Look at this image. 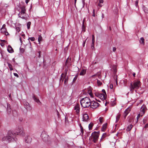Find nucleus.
<instances>
[{
	"label": "nucleus",
	"mask_w": 148,
	"mask_h": 148,
	"mask_svg": "<svg viewBox=\"0 0 148 148\" xmlns=\"http://www.w3.org/2000/svg\"><path fill=\"white\" fill-rule=\"evenodd\" d=\"M14 75L15 76H16L17 77H19V76L18 75V74L16 73H14Z\"/></svg>",
	"instance_id": "53"
},
{
	"label": "nucleus",
	"mask_w": 148,
	"mask_h": 148,
	"mask_svg": "<svg viewBox=\"0 0 148 148\" xmlns=\"http://www.w3.org/2000/svg\"><path fill=\"white\" fill-rule=\"evenodd\" d=\"M98 97H99L102 100H103L106 99V97L104 94L100 93Z\"/></svg>",
	"instance_id": "13"
},
{
	"label": "nucleus",
	"mask_w": 148,
	"mask_h": 148,
	"mask_svg": "<svg viewBox=\"0 0 148 148\" xmlns=\"http://www.w3.org/2000/svg\"><path fill=\"white\" fill-rule=\"evenodd\" d=\"M121 115L120 114H118L117 116H116V122H118V121H119L120 116H121Z\"/></svg>",
	"instance_id": "23"
},
{
	"label": "nucleus",
	"mask_w": 148,
	"mask_h": 148,
	"mask_svg": "<svg viewBox=\"0 0 148 148\" xmlns=\"http://www.w3.org/2000/svg\"><path fill=\"white\" fill-rule=\"evenodd\" d=\"M135 75L136 74L135 73H134L133 74V75L134 77H135Z\"/></svg>",
	"instance_id": "62"
},
{
	"label": "nucleus",
	"mask_w": 148,
	"mask_h": 148,
	"mask_svg": "<svg viewBox=\"0 0 148 148\" xmlns=\"http://www.w3.org/2000/svg\"><path fill=\"white\" fill-rule=\"evenodd\" d=\"M85 20V19L84 18L83 21V23H82V29L83 30H84L85 29V26L84 25V22Z\"/></svg>",
	"instance_id": "39"
},
{
	"label": "nucleus",
	"mask_w": 148,
	"mask_h": 148,
	"mask_svg": "<svg viewBox=\"0 0 148 148\" xmlns=\"http://www.w3.org/2000/svg\"><path fill=\"white\" fill-rule=\"evenodd\" d=\"M100 93L99 92H96L95 93V95L96 96L99 97V96L100 94Z\"/></svg>",
	"instance_id": "49"
},
{
	"label": "nucleus",
	"mask_w": 148,
	"mask_h": 148,
	"mask_svg": "<svg viewBox=\"0 0 148 148\" xmlns=\"http://www.w3.org/2000/svg\"><path fill=\"white\" fill-rule=\"evenodd\" d=\"M89 119V116L88 114L86 113H85L83 115V121H87Z\"/></svg>",
	"instance_id": "9"
},
{
	"label": "nucleus",
	"mask_w": 148,
	"mask_h": 148,
	"mask_svg": "<svg viewBox=\"0 0 148 148\" xmlns=\"http://www.w3.org/2000/svg\"><path fill=\"white\" fill-rule=\"evenodd\" d=\"M106 134H107L106 133H104L103 134L100 140V141H103V139L106 136Z\"/></svg>",
	"instance_id": "26"
},
{
	"label": "nucleus",
	"mask_w": 148,
	"mask_h": 148,
	"mask_svg": "<svg viewBox=\"0 0 148 148\" xmlns=\"http://www.w3.org/2000/svg\"><path fill=\"white\" fill-rule=\"evenodd\" d=\"M92 43L91 45V48L92 49H94L95 48L94 46V44L95 43V38L94 37V36L93 35H92Z\"/></svg>",
	"instance_id": "17"
},
{
	"label": "nucleus",
	"mask_w": 148,
	"mask_h": 148,
	"mask_svg": "<svg viewBox=\"0 0 148 148\" xmlns=\"http://www.w3.org/2000/svg\"><path fill=\"white\" fill-rule=\"evenodd\" d=\"M1 30V32L3 33H5L6 35H7V34H6V31H7V30L5 28H2Z\"/></svg>",
	"instance_id": "25"
},
{
	"label": "nucleus",
	"mask_w": 148,
	"mask_h": 148,
	"mask_svg": "<svg viewBox=\"0 0 148 148\" xmlns=\"http://www.w3.org/2000/svg\"><path fill=\"white\" fill-rule=\"evenodd\" d=\"M16 30L18 32H19L20 31V28L19 27H16Z\"/></svg>",
	"instance_id": "44"
},
{
	"label": "nucleus",
	"mask_w": 148,
	"mask_h": 148,
	"mask_svg": "<svg viewBox=\"0 0 148 148\" xmlns=\"http://www.w3.org/2000/svg\"><path fill=\"white\" fill-rule=\"evenodd\" d=\"M116 50V48L115 47H113V51H115Z\"/></svg>",
	"instance_id": "55"
},
{
	"label": "nucleus",
	"mask_w": 148,
	"mask_h": 148,
	"mask_svg": "<svg viewBox=\"0 0 148 148\" xmlns=\"http://www.w3.org/2000/svg\"><path fill=\"white\" fill-rule=\"evenodd\" d=\"M101 16H102V19L104 18V15L102 13Z\"/></svg>",
	"instance_id": "58"
},
{
	"label": "nucleus",
	"mask_w": 148,
	"mask_h": 148,
	"mask_svg": "<svg viewBox=\"0 0 148 148\" xmlns=\"http://www.w3.org/2000/svg\"><path fill=\"white\" fill-rule=\"evenodd\" d=\"M110 87L111 89H112L113 88V85L112 84H110Z\"/></svg>",
	"instance_id": "54"
},
{
	"label": "nucleus",
	"mask_w": 148,
	"mask_h": 148,
	"mask_svg": "<svg viewBox=\"0 0 148 148\" xmlns=\"http://www.w3.org/2000/svg\"><path fill=\"white\" fill-rule=\"evenodd\" d=\"M99 3L98 4V6H99L100 7H101L102 6V5L101 4V3H103V0H99Z\"/></svg>",
	"instance_id": "30"
},
{
	"label": "nucleus",
	"mask_w": 148,
	"mask_h": 148,
	"mask_svg": "<svg viewBox=\"0 0 148 148\" xmlns=\"http://www.w3.org/2000/svg\"><path fill=\"white\" fill-rule=\"evenodd\" d=\"M95 10L94 9H93V14H92V16H93L94 17H95Z\"/></svg>",
	"instance_id": "46"
},
{
	"label": "nucleus",
	"mask_w": 148,
	"mask_h": 148,
	"mask_svg": "<svg viewBox=\"0 0 148 148\" xmlns=\"http://www.w3.org/2000/svg\"><path fill=\"white\" fill-rule=\"evenodd\" d=\"M1 46L3 47L4 46V44L3 43H2L1 44Z\"/></svg>",
	"instance_id": "60"
},
{
	"label": "nucleus",
	"mask_w": 148,
	"mask_h": 148,
	"mask_svg": "<svg viewBox=\"0 0 148 148\" xmlns=\"http://www.w3.org/2000/svg\"><path fill=\"white\" fill-rule=\"evenodd\" d=\"M74 109L77 114H79L80 112V107L79 104H77L74 107Z\"/></svg>",
	"instance_id": "11"
},
{
	"label": "nucleus",
	"mask_w": 148,
	"mask_h": 148,
	"mask_svg": "<svg viewBox=\"0 0 148 148\" xmlns=\"http://www.w3.org/2000/svg\"><path fill=\"white\" fill-rule=\"evenodd\" d=\"M80 129H81V132L82 133V134H81L82 136L83 135V134H84V130L83 129L82 127V126L81 125L80 127Z\"/></svg>",
	"instance_id": "33"
},
{
	"label": "nucleus",
	"mask_w": 148,
	"mask_h": 148,
	"mask_svg": "<svg viewBox=\"0 0 148 148\" xmlns=\"http://www.w3.org/2000/svg\"><path fill=\"white\" fill-rule=\"evenodd\" d=\"M132 124H130L126 128V130L127 131H130L131 129L132 128Z\"/></svg>",
	"instance_id": "24"
},
{
	"label": "nucleus",
	"mask_w": 148,
	"mask_h": 148,
	"mask_svg": "<svg viewBox=\"0 0 148 148\" xmlns=\"http://www.w3.org/2000/svg\"><path fill=\"white\" fill-rule=\"evenodd\" d=\"M0 41L1 42H5L6 41L5 40H0Z\"/></svg>",
	"instance_id": "57"
},
{
	"label": "nucleus",
	"mask_w": 148,
	"mask_h": 148,
	"mask_svg": "<svg viewBox=\"0 0 148 148\" xmlns=\"http://www.w3.org/2000/svg\"><path fill=\"white\" fill-rule=\"evenodd\" d=\"M30 0H25V2L27 4L28 2H29V1Z\"/></svg>",
	"instance_id": "59"
},
{
	"label": "nucleus",
	"mask_w": 148,
	"mask_h": 148,
	"mask_svg": "<svg viewBox=\"0 0 148 148\" xmlns=\"http://www.w3.org/2000/svg\"><path fill=\"white\" fill-rule=\"evenodd\" d=\"M7 110L8 112V113L9 114L10 113L11 111V108L10 105L9 104L7 103Z\"/></svg>",
	"instance_id": "22"
},
{
	"label": "nucleus",
	"mask_w": 148,
	"mask_h": 148,
	"mask_svg": "<svg viewBox=\"0 0 148 148\" xmlns=\"http://www.w3.org/2000/svg\"><path fill=\"white\" fill-rule=\"evenodd\" d=\"M146 121H147L146 118H144V119H143V124H145L146 123Z\"/></svg>",
	"instance_id": "45"
},
{
	"label": "nucleus",
	"mask_w": 148,
	"mask_h": 148,
	"mask_svg": "<svg viewBox=\"0 0 148 148\" xmlns=\"http://www.w3.org/2000/svg\"><path fill=\"white\" fill-rule=\"evenodd\" d=\"M77 76H75L74 78L73 79V82H75L76 80L77 79Z\"/></svg>",
	"instance_id": "50"
},
{
	"label": "nucleus",
	"mask_w": 148,
	"mask_h": 148,
	"mask_svg": "<svg viewBox=\"0 0 148 148\" xmlns=\"http://www.w3.org/2000/svg\"><path fill=\"white\" fill-rule=\"evenodd\" d=\"M86 72V69H83L79 73V75H85Z\"/></svg>",
	"instance_id": "18"
},
{
	"label": "nucleus",
	"mask_w": 148,
	"mask_h": 148,
	"mask_svg": "<svg viewBox=\"0 0 148 148\" xmlns=\"http://www.w3.org/2000/svg\"><path fill=\"white\" fill-rule=\"evenodd\" d=\"M138 0H136V1L135 3V5L136 7H137L138 5Z\"/></svg>",
	"instance_id": "47"
},
{
	"label": "nucleus",
	"mask_w": 148,
	"mask_h": 148,
	"mask_svg": "<svg viewBox=\"0 0 148 148\" xmlns=\"http://www.w3.org/2000/svg\"><path fill=\"white\" fill-rule=\"evenodd\" d=\"M25 142L29 143L31 142L32 138L30 136H27V137L25 138Z\"/></svg>",
	"instance_id": "12"
},
{
	"label": "nucleus",
	"mask_w": 148,
	"mask_h": 148,
	"mask_svg": "<svg viewBox=\"0 0 148 148\" xmlns=\"http://www.w3.org/2000/svg\"><path fill=\"white\" fill-rule=\"evenodd\" d=\"M20 51L21 53H23L25 51V49L23 48H20Z\"/></svg>",
	"instance_id": "42"
},
{
	"label": "nucleus",
	"mask_w": 148,
	"mask_h": 148,
	"mask_svg": "<svg viewBox=\"0 0 148 148\" xmlns=\"http://www.w3.org/2000/svg\"><path fill=\"white\" fill-rule=\"evenodd\" d=\"M143 114H142L140 112V113L138 114V115L137 116V121L138 119L140 118V116H142Z\"/></svg>",
	"instance_id": "37"
},
{
	"label": "nucleus",
	"mask_w": 148,
	"mask_h": 148,
	"mask_svg": "<svg viewBox=\"0 0 148 148\" xmlns=\"http://www.w3.org/2000/svg\"><path fill=\"white\" fill-rule=\"evenodd\" d=\"M99 131L95 132H93L89 138V140L95 143H96L98 140L99 135Z\"/></svg>",
	"instance_id": "3"
},
{
	"label": "nucleus",
	"mask_w": 148,
	"mask_h": 148,
	"mask_svg": "<svg viewBox=\"0 0 148 148\" xmlns=\"http://www.w3.org/2000/svg\"><path fill=\"white\" fill-rule=\"evenodd\" d=\"M90 106L91 108L95 109L99 106V104L97 102L93 101H90Z\"/></svg>",
	"instance_id": "5"
},
{
	"label": "nucleus",
	"mask_w": 148,
	"mask_h": 148,
	"mask_svg": "<svg viewBox=\"0 0 148 148\" xmlns=\"http://www.w3.org/2000/svg\"><path fill=\"white\" fill-rule=\"evenodd\" d=\"M107 126V123H106L104 124H103L102 125V128H101V130L102 131H104L106 129Z\"/></svg>",
	"instance_id": "21"
},
{
	"label": "nucleus",
	"mask_w": 148,
	"mask_h": 148,
	"mask_svg": "<svg viewBox=\"0 0 148 148\" xmlns=\"http://www.w3.org/2000/svg\"><path fill=\"white\" fill-rule=\"evenodd\" d=\"M86 40L84 42H83V45L84 47V46L85 44V42H86Z\"/></svg>",
	"instance_id": "61"
},
{
	"label": "nucleus",
	"mask_w": 148,
	"mask_h": 148,
	"mask_svg": "<svg viewBox=\"0 0 148 148\" xmlns=\"http://www.w3.org/2000/svg\"><path fill=\"white\" fill-rule=\"evenodd\" d=\"M21 12H20L21 13H24V14H25L26 12V10L25 9V7L24 6H23L21 8Z\"/></svg>",
	"instance_id": "19"
},
{
	"label": "nucleus",
	"mask_w": 148,
	"mask_h": 148,
	"mask_svg": "<svg viewBox=\"0 0 148 148\" xmlns=\"http://www.w3.org/2000/svg\"><path fill=\"white\" fill-rule=\"evenodd\" d=\"M23 130V127L21 126H19L16 130L15 132L11 131H9L8 136L3 137L2 138V140L5 142L9 143L11 141L15 140V138L16 135H19L22 136H24L25 133Z\"/></svg>",
	"instance_id": "1"
},
{
	"label": "nucleus",
	"mask_w": 148,
	"mask_h": 148,
	"mask_svg": "<svg viewBox=\"0 0 148 148\" xmlns=\"http://www.w3.org/2000/svg\"><path fill=\"white\" fill-rule=\"evenodd\" d=\"M25 14L24 13L19 12L18 14V16L19 17L23 19H25Z\"/></svg>",
	"instance_id": "20"
},
{
	"label": "nucleus",
	"mask_w": 148,
	"mask_h": 148,
	"mask_svg": "<svg viewBox=\"0 0 148 148\" xmlns=\"http://www.w3.org/2000/svg\"><path fill=\"white\" fill-rule=\"evenodd\" d=\"M148 127V123L146 124L145 126H144V127L145 128H147Z\"/></svg>",
	"instance_id": "56"
},
{
	"label": "nucleus",
	"mask_w": 148,
	"mask_h": 148,
	"mask_svg": "<svg viewBox=\"0 0 148 148\" xmlns=\"http://www.w3.org/2000/svg\"><path fill=\"white\" fill-rule=\"evenodd\" d=\"M147 110L145 105H143L141 108L140 112L142 114H144L145 112Z\"/></svg>",
	"instance_id": "8"
},
{
	"label": "nucleus",
	"mask_w": 148,
	"mask_h": 148,
	"mask_svg": "<svg viewBox=\"0 0 148 148\" xmlns=\"http://www.w3.org/2000/svg\"><path fill=\"white\" fill-rule=\"evenodd\" d=\"M32 97L34 100L37 103H38L39 104H40L41 103V102L40 101L39 99H37L36 97L34 95L32 96Z\"/></svg>",
	"instance_id": "15"
},
{
	"label": "nucleus",
	"mask_w": 148,
	"mask_h": 148,
	"mask_svg": "<svg viewBox=\"0 0 148 148\" xmlns=\"http://www.w3.org/2000/svg\"><path fill=\"white\" fill-rule=\"evenodd\" d=\"M7 50L10 53H12L14 52L13 49L12 48L11 46L10 45H8V46Z\"/></svg>",
	"instance_id": "14"
},
{
	"label": "nucleus",
	"mask_w": 148,
	"mask_h": 148,
	"mask_svg": "<svg viewBox=\"0 0 148 148\" xmlns=\"http://www.w3.org/2000/svg\"><path fill=\"white\" fill-rule=\"evenodd\" d=\"M42 41V37L41 35H39L38 38V41L39 42Z\"/></svg>",
	"instance_id": "34"
},
{
	"label": "nucleus",
	"mask_w": 148,
	"mask_h": 148,
	"mask_svg": "<svg viewBox=\"0 0 148 148\" xmlns=\"http://www.w3.org/2000/svg\"><path fill=\"white\" fill-rule=\"evenodd\" d=\"M102 92L105 95V96L106 97V91L104 89H103L102 90Z\"/></svg>",
	"instance_id": "48"
},
{
	"label": "nucleus",
	"mask_w": 148,
	"mask_h": 148,
	"mask_svg": "<svg viewBox=\"0 0 148 148\" xmlns=\"http://www.w3.org/2000/svg\"><path fill=\"white\" fill-rule=\"evenodd\" d=\"M99 121L101 123H102L103 121V118L102 117H100L99 119Z\"/></svg>",
	"instance_id": "38"
},
{
	"label": "nucleus",
	"mask_w": 148,
	"mask_h": 148,
	"mask_svg": "<svg viewBox=\"0 0 148 148\" xmlns=\"http://www.w3.org/2000/svg\"><path fill=\"white\" fill-rule=\"evenodd\" d=\"M90 101V98L88 97L82 98L80 101L81 106L85 108L89 107L91 104Z\"/></svg>",
	"instance_id": "2"
},
{
	"label": "nucleus",
	"mask_w": 148,
	"mask_h": 148,
	"mask_svg": "<svg viewBox=\"0 0 148 148\" xmlns=\"http://www.w3.org/2000/svg\"><path fill=\"white\" fill-rule=\"evenodd\" d=\"M31 22H28L27 23V26L28 29H29L30 27V25L31 24Z\"/></svg>",
	"instance_id": "35"
},
{
	"label": "nucleus",
	"mask_w": 148,
	"mask_h": 148,
	"mask_svg": "<svg viewBox=\"0 0 148 148\" xmlns=\"http://www.w3.org/2000/svg\"><path fill=\"white\" fill-rule=\"evenodd\" d=\"M41 52L40 51H39L38 52V53H39V55L38 56V57L39 58H40V53H41Z\"/></svg>",
	"instance_id": "52"
},
{
	"label": "nucleus",
	"mask_w": 148,
	"mask_h": 148,
	"mask_svg": "<svg viewBox=\"0 0 148 148\" xmlns=\"http://www.w3.org/2000/svg\"><path fill=\"white\" fill-rule=\"evenodd\" d=\"M7 64H8V66L9 68L10 69V71H12L13 70V69L12 67V65L10 63L8 62H7Z\"/></svg>",
	"instance_id": "27"
},
{
	"label": "nucleus",
	"mask_w": 148,
	"mask_h": 148,
	"mask_svg": "<svg viewBox=\"0 0 148 148\" xmlns=\"http://www.w3.org/2000/svg\"><path fill=\"white\" fill-rule=\"evenodd\" d=\"M88 92L89 93L90 95L91 96V97H92V92L91 90H89L88 91Z\"/></svg>",
	"instance_id": "41"
},
{
	"label": "nucleus",
	"mask_w": 148,
	"mask_h": 148,
	"mask_svg": "<svg viewBox=\"0 0 148 148\" xmlns=\"http://www.w3.org/2000/svg\"><path fill=\"white\" fill-rule=\"evenodd\" d=\"M23 103L26 109H27L30 107L29 103L27 102L26 101H24Z\"/></svg>",
	"instance_id": "16"
},
{
	"label": "nucleus",
	"mask_w": 148,
	"mask_h": 148,
	"mask_svg": "<svg viewBox=\"0 0 148 148\" xmlns=\"http://www.w3.org/2000/svg\"><path fill=\"white\" fill-rule=\"evenodd\" d=\"M30 40L32 41H34L35 40V38L34 37L29 38L28 40Z\"/></svg>",
	"instance_id": "40"
},
{
	"label": "nucleus",
	"mask_w": 148,
	"mask_h": 148,
	"mask_svg": "<svg viewBox=\"0 0 148 148\" xmlns=\"http://www.w3.org/2000/svg\"><path fill=\"white\" fill-rule=\"evenodd\" d=\"M12 114L13 116H16L17 115V112L15 110L12 111Z\"/></svg>",
	"instance_id": "31"
},
{
	"label": "nucleus",
	"mask_w": 148,
	"mask_h": 148,
	"mask_svg": "<svg viewBox=\"0 0 148 148\" xmlns=\"http://www.w3.org/2000/svg\"><path fill=\"white\" fill-rule=\"evenodd\" d=\"M116 66L114 65L112 67V69L114 71V72L115 73L116 72Z\"/></svg>",
	"instance_id": "32"
},
{
	"label": "nucleus",
	"mask_w": 148,
	"mask_h": 148,
	"mask_svg": "<svg viewBox=\"0 0 148 148\" xmlns=\"http://www.w3.org/2000/svg\"><path fill=\"white\" fill-rule=\"evenodd\" d=\"M20 41L21 42H22V40H21V37L20 38Z\"/></svg>",
	"instance_id": "63"
},
{
	"label": "nucleus",
	"mask_w": 148,
	"mask_h": 148,
	"mask_svg": "<svg viewBox=\"0 0 148 148\" xmlns=\"http://www.w3.org/2000/svg\"><path fill=\"white\" fill-rule=\"evenodd\" d=\"M131 110V108H128L125 110L124 112V117L125 119L126 118L127 116L130 112Z\"/></svg>",
	"instance_id": "10"
},
{
	"label": "nucleus",
	"mask_w": 148,
	"mask_h": 148,
	"mask_svg": "<svg viewBox=\"0 0 148 148\" xmlns=\"http://www.w3.org/2000/svg\"><path fill=\"white\" fill-rule=\"evenodd\" d=\"M93 125V123H90L88 126L89 129L90 130H92V127Z\"/></svg>",
	"instance_id": "29"
},
{
	"label": "nucleus",
	"mask_w": 148,
	"mask_h": 148,
	"mask_svg": "<svg viewBox=\"0 0 148 148\" xmlns=\"http://www.w3.org/2000/svg\"><path fill=\"white\" fill-rule=\"evenodd\" d=\"M97 84L99 86H100L102 84V83L100 81V80H97Z\"/></svg>",
	"instance_id": "43"
},
{
	"label": "nucleus",
	"mask_w": 148,
	"mask_h": 148,
	"mask_svg": "<svg viewBox=\"0 0 148 148\" xmlns=\"http://www.w3.org/2000/svg\"><path fill=\"white\" fill-rule=\"evenodd\" d=\"M64 75L63 73H62L60 77V82L62 81V83L64 79H65L64 81V84L65 85H66L68 84V77H66V76H65L64 77L63 79V75Z\"/></svg>",
	"instance_id": "7"
},
{
	"label": "nucleus",
	"mask_w": 148,
	"mask_h": 148,
	"mask_svg": "<svg viewBox=\"0 0 148 148\" xmlns=\"http://www.w3.org/2000/svg\"><path fill=\"white\" fill-rule=\"evenodd\" d=\"M69 61V60H68V58L66 60V62H65V65H67V64L68 62Z\"/></svg>",
	"instance_id": "51"
},
{
	"label": "nucleus",
	"mask_w": 148,
	"mask_h": 148,
	"mask_svg": "<svg viewBox=\"0 0 148 148\" xmlns=\"http://www.w3.org/2000/svg\"><path fill=\"white\" fill-rule=\"evenodd\" d=\"M140 86V82L139 81H135L133 84L131 83L130 87V91L133 92L135 89H138Z\"/></svg>",
	"instance_id": "4"
},
{
	"label": "nucleus",
	"mask_w": 148,
	"mask_h": 148,
	"mask_svg": "<svg viewBox=\"0 0 148 148\" xmlns=\"http://www.w3.org/2000/svg\"><path fill=\"white\" fill-rule=\"evenodd\" d=\"M140 43L144 45L145 44L144 42V39L143 37H141L140 38Z\"/></svg>",
	"instance_id": "28"
},
{
	"label": "nucleus",
	"mask_w": 148,
	"mask_h": 148,
	"mask_svg": "<svg viewBox=\"0 0 148 148\" xmlns=\"http://www.w3.org/2000/svg\"><path fill=\"white\" fill-rule=\"evenodd\" d=\"M143 9L144 12L145 13H147L148 12V9L146 7H145V6H144L143 7Z\"/></svg>",
	"instance_id": "36"
},
{
	"label": "nucleus",
	"mask_w": 148,
	"mask_h": 148,
	"mask_svg": "<svg viewBox=\"0 0 148 148\" xmlns=\"http://www.w3.org/2000/svg\"><path fill=\"white\" fill-rule=\"evenodd\" d=\"M41 136L44 141H46L48 140L49 136L44 131L42 132Z\"/></svg>",
	"instance_id": "6"
},
{
	"label": "nucleus",
	"mask_w": 148,
	"mask_h": 148,
	"mask_svg": "<svg viewBox=\"0 0 148 148\" xmlns=\"http://www.w3.org/2000/svg\"><path fill=\"white\" fill-rule=\"evenodd\" d=\"M6 34L7 35L9 34L8 32L6 31Z\"/></svg>",
	"instance_id": "64"
}]
</instances>
